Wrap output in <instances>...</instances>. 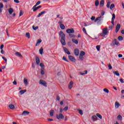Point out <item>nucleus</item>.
Here are the masks:
<instances>
[{"mask_svg":"<svg viewBox=\"0 0 124 124\" xmlns=\"http://www.w3.org/2000/svg\"><path fill=\"white\" fill-rule=\"evenodd\" d=\"M82 31L83 32L85 33V34H88V33H87V31H86V29L85 28H83Z\"/></svg>","mask_w":124,"mask_h":124,"instance_id":"obj_47","label":"nucleus"},{"mask_svg":"<svg viewBox=\"0 0 124 124\" xmlns=\"http://www.w3.org/2000/svg\"><path fill=\"white\" fill-rule=\"evenodd\" d=\"M39 84L43 85V86H44V87H47V83L46 81L43 80H40L39 81Z\"/></svg>","mask_w":124,"mask_h":124,"instance_id":"obj_7","label":"nucleus"},{"mask_svg":"<svg viewBox=\"0 0 124 124\" xmlns=\"http://www.w3.org/2000/svg\"><path fill=\"white\" fill-rule=\"evenodd\" d=\"M42 42V40L41 39H38L37 41V43L36 44V46H38V44H40Z\"/></svg>","mask_w":124,"mask_h":124,"instance_id":"obj_22","label":"nucleus"},{"mask_svg":"<svg viewBox=\"0 0 124 124\" xmlns=\"http://www.w3.org/2000/svg\"><path fill=\"white\" fill-rule=\"evenodd\" d=\"M95 6H98V5H99V1L98 0L95 1Z\"/></svg>","mask_w":124,"mask_h":124,"instance_id":"obj_34","label":"nucleus"},{"mask_svg":"<svg viewBox=\"0 0 124 124\" xmlns=\"http://www.w3.org/2000/svg\"><path fill=\"white\" fill-rule=\"evenodd\" d=\"M101 17L102 16H99L98 17H97L95 20H94V23H96V22H97V24L98 25H100V23H101V22H102V19H101Z\"/></svg>","mask_w":124,"mask_h":124,"instance_id":"obj_2","label":"nucleus"},{"mask_svg":"<svg viewBox=\"0 0 124 124\" xmlns=\"http://www.w3.org/2000/svg\"><path fill=\"white\" fill-rule=\"evenodd\" d=\"M40 66H41V69L45 68V67H44V64L42 63H40Z\"/></svg>","mask_w":124,"mask_h":124,"instance_id":"obj_42","label":"nucleus"},{"mask_svg":"<svg viewBox=\"0 0 124 124\" xmlns=\"http://www.w3.org/2000/svg\"><path fill=\"white\" fill-rule=\"evenodd\" d=\"M62 108H60V114H62Z\"/></svg>","mask_w":124,"mask_h":124,"instance_id":"obj_63","label":"nucleus"},{"mask_svg":"<svg viewBox=\"0 0 124 124\" xmlns=\"http://www.w3.org/2000/svg\"><path fill=\"white\" fill-rule=\"evenodd\" d=\"M15 55L16 56H17V57H19V58H23L22 54H21L19 52H16Z\"/></svg>","mask_w":124,"mask_h":124,"instance_id":"obj_18","label":"nucleus"},{"mask_svg":"<svg viewBox=\"0 0 124 124\" xmlns=\"http://www.w3.org/2000/svg\"><path fill=\"white\" fill-rule=\"evenodd\" d=\"M95 19V16H92V17H91V20L92 21H94V19Z\"/></svg>","mask_w":124,"mask_h":124,"instance_id":"obj_55","label":"nucleus"},{"mask_svg":"<svg viewBox=\"0 0 124 124\" xmlns=\"http://www.w3.org/2000/svg\"><path fill=\"white\" fill-rule=\"evenodd\" d=\"M3 47H4V45H1L0 46V49L1 50H2V49H3Z\"/></svg>","mask_w":124,"mask_h":124,"instance_id":"obj_57","label":"nucleus"},{"mask_svg":"<svg viewBox=\"0 0 124 124\" xmlns=\"http://www.w3.org/2000/svg\"><path fill=\"white\" fill-rule=\"evenodd\" d=\"M32 29H33V30H34V31H36V30L38 29V27L36 26V27L34 28V26H32Z\"/></svg>","mask_w":124,"mask_h":124,"instance_id":"obj_48","label":"nucleus"},{"mask_svg":"<svg viewBox=\"0 0 124 124\" xmlns=\"http://www.w3.org/2000/svg\"><path fill=\"white\" fill-rule=\"evenodd\" d=\"M79 59L80 61H83V60H84V57H83V56L80 55L79 57Z\"/></svg>","mask_w":124,"mask_h":124,"instance_id":"obj_46","label":"nucleus"},{"mask_svg":"<svg viewBox=\"0 0 124 124\" xmlns=\"http://www.w3.org/2000/svg\"><path fill=\"white\" fill-rule=\"evenodd\" d=\"M69 36H70V37L72 38V37H75V35L74 34H71L70 33L69 34Z\"/></svg>","mask_w":124,"mask_h":124,"instance_id":"obj_50","label":"nucleus"},{"mask_svg":"<svg viewBox=\"0 0 124 124\" xmlns=\"http://www.w3.org/2000/svg\"><path fill=\"white\" fill-rule=\"evenodd\" d=\"M36 64L38 65L39 63H40V59H39V58L37 56L36 57Z\"/></svg>","mask_w":124,"mask_h":124,"instance_id":"obj_14","label":"nucleus"},{"mask_svg":"<svg viewBox=\"0 0 124 124\" xmlns=\"http://www.w3.org/2000/svg\"><path fill=\"white\" fill-rule=\"evenodd\" d=\"M118 40H119V41H122L124 40V38H123L122 36H119L118 37Z\"/></svg>","mask_w":124,"mask_h":124,"instance_id":"obj_39","label":"nucleus"},{"mask_svg":"<svg viewBox=\"0 0 124 124\" xmlns=\"http://www.w3.org/2000/svg\"><path fill=\"white\" fill-rule=\"evenodd\" d=\"M27 92V90H21L19 91V93H20L21 95L23 94V93H25Z\"/></svg>","mask_w":124,"mask_h":124,"instance_id":"obj_25","label":"nucleus"},{"mask_svg":"<svg viewBox=\"0 0 124 124\" xmlns=\"http://www.w3.org/2000/svg\"><path fill=\"white\" fill-rule=\"evenodd\" d=\"M45 13H46V11H43L40 13L38 15V17H40V16H41L42 15H43V14H45Z\"/></svg>","mask_w":124,"mask_h":124,"instance_id":"obj_26","label":"nucleus"},{"mask_svg":"<svg viewBox=\"0 0 124 124\" xmlns=\"http://www.w3.org/2000/svg\"><path fill=\"white\" fill-rule=\"evenodd\" d=\"M26 37H28V38L29 39H30V38H31V35L30 34V33L29 32L26 33Z\"/></svg>","mask_w":124,"mask_h":124,"instance_id":"obj_40","label":"nucleus"},{"mask_svg":"<svg viewBox=\"0 0 124 124\" xmlns=\"http://www.w3.org/2000/svg\"><path fill=\"white\" fill-rule=\"evenodd\" d=\"M78 113L80 115H83V111L81 109L78 110Z\"/></svg>","mask_w":124,"mask_h":124,"instance_id":"obj_51","label":"nucleus"},{"mask_svg":"<svg viewBox=\"0 0 124 124\" xmlns=\"http://www.w3.org/2000/svg\"><path fill=\"white\" fill-rule=\"evenodd\" d=\"M64 111H67L68 110V107L66 106L64 108H63Z\"/></svg>","mask_w":124,"mask_h":124,"instance_id":"obj_53","label":"nucleus"},{"mask_svg":"<svg viewBox=\"0 0 124 124\" xmlns=\"http://www.w3.org/2000/svg\"><path fill=\"white\" fill-rule=\"evenodd\" d=\"M59 34L60 37H61V39H65V34L62 31H60L59 32Z\"/></svg>","mask_w":124,"mask_h":124,"instance_id":"obj_4","label":"nucleus"},{"mask_svg":"<svg viewBox=\"0 0 124 124\" xmlns=\"http://www.w3.org/2000/svg\"><path fill=\"white\" fill-rule=\"evenodd\" d=\"M60 28L61 30H65V26H64V25L63 24H60Z\"/></svg>","mask_w":124,"mask_h":124,"instance_id":"obj_24","label":"nucleus"},{"mask_svg":"<svg viewBox=\"0 0 124 124\" xmlns=\"http://www.w3.org/2000/svg\"><path fill=\"white\" fill-rule=\"evenodd\" d=\"M54 110H50L49 114H50V117H53V116H54Z\"/></svg>","mask_w":124,"mask_h":124,"instance_id":"obj_27","label":"nucleus"},{"mask_svg":"<svg viewBox=\"0 0 124 124\" xmlns=\"http://www.w3.org/2000/svg\"><path fill=\"white\" fill-rule=\"evenodd\" d=\"M110 4H111V2H110V1H108L107 4V7H108V8H109V7H110Z\"/></svg>","mask_w":124,"mask_h":124,"instance_id":"obj_43","label":"nucleus"},{"mask_svg":"<svg viewBox=\"0 0 124 124\" xmlns=\"http://www.w3.org/2000/svg\"><path fill=\"white\" fill-rule=\"evenodd\" d=\"M0 53L2 54V55H3V54H4V50L1 49Z\"/></svg>","mask_w":124,"mask_h":124,"instance_id":"obj_58","label":"nucleus"},{"mask_svg":"<svg viewBox=\"0 0 124 124\" xmlns=\"http://www.w3.org/2000/svg\"><path fill=\"white\" fill-rule=\"evenodd\" d=\"M120 29H121V24H118L116 27V30H115L116 33H118L119 31H120Z\"/></svg>","mask_w":124,"mask_h":124,"instance_id":"obj_9","label":"nucleus"},{"mask_svg":"<svg viewBox=\"0 0 124 124\" xmlns=\"http://www.w3.org/2000/svg\"><path fill=\"white\" fill-rule=\"evenodd\" d=\"M41 7H42V6L40 5L36 8H35L33 10V12H35V11H36V10H37L38 9H39V8H41Z\"/></svg>","mask_w":124,"mask_h":124,"instance_id":"obj_20","label":"nucleus"},{"mask_svg":"<svg viewBox=\"0 0 124 124\" xmlns=\"http://www.w3.org/2000/svg\"><path fill=\"white\" fill-rule=\"evenodd\" d=\"M108 69H112V68H113V67H112V66L111 65L110 63H109L108 64Z\"/></svg>","mask_w":124,"mask_h":124,"instance_id":"obj_49","label":"nucleus"},{"mask_svg":"<svg viewBox=\"0 0 124 124\" xmlns=\"http://www.w3.org/2000/svg\"><path fill=\"white\" fill-rule=\"evenodd\" d=\"M73 87V81H71L68 85V88L71 90Z\"/></svg>","mask_w":124,"mask_h":124,"instance_id":"obj_12","label":"nucleus"},{"mask_svg":"<svg viewBox=\"0 0 124 124\" xmlns=\"http://www.w3.org/2000/svg\"><path fill=\"white\" fill-rule=\"evenodd\" d=\"M23 14H24V12H23L21 11H20V13H19V16H22V15H23Z\"/></svg>","mask_w":124,"mask_h":124,"instance_id":"obj_54","label":"nucleus"},{"mask_svg":"<svg viewBox=\"0 0 124 124\" xmlns=\"http://www.w3.org/2000/svg\"><path fill=\"white\" fill-rule=\"evenodd\" d=\"M113 73L115 74V75H116V76H120V73H119V72L118 71H113Z\"/></svg>","mask_w":124,"mask_h":124,"instance_id":"obj_33","label":"nucleus"},{"mask_svg":"<svg viewBox=\"0 0 124 124\" xmlns=\"http://www.w3.org/2000/svg\"><path fill=\"white\" fill-rule=\"evenodd\" d=\"M116 19V15H115V14H112V17L111 18V24L114 26V20Z\"/></svg>","mask_w":124,"mask_h":124,"instance_id":"obj_11","label":"nucleus"},{"mask_svg":"<svg viewBox=\"0 0 124 124\" xmlns=\"http://www.w3.org/2000/svg\"><path fill=\"white\" fill-rule=\"evenodd\" d=\"M72 41L73 42V43H75V44H78V40L75 39H72Z\"/></svg>","mask_w":124,"mask_h":124,"instance_id":"obj_23","label":"nucleus"},{"mask_svg":"<svg viewBox=\"0 0 124 124\" xmlns=\"http://www.w3.org/2000/svg\"><path fill=\"white\" fill-rule=\"evenodd\" d=\"M13 8H10L9 9V13L10 15L12 14V13H13Z\"/></svg>","mask_w":124,"mask_h":124,"instance_id":"obj_37","label":"nucleus"},{"mask_svg":"<svg viewBox=\"0 0 124 124\" xmlns=\"http://www.w3.org/2000/svg\"><path fill=\"white\" fill-rule=\"evenodd\" d=\"M117 119L118 121H122V120H123V117L121 116V115H119L117 116Z\"/></svg>","mask_w":124,"mask_h":124,"instance_id":"obj_29","label":"nucleus"},{"mask_svg":"<svg viewBox=\"0 0 124 124\" xmlns=\"http://www.w3.org/2000/svg\"><path fill=\"white\" fill-rule=\"evenodd\" d=\"M84 72H85V73H80V75H86V74H88V71L85 70Z\"/></svg>","mask_w":124,"mask_h":124,"instance_id":"obj_38","label":"nucleus"},{"mask_svg":"<svg viewBox=\"0 0 124 124\" xmlns=\"http://www.w3.org/2000/svg\"><path fill=\"white\" fill-rule=\"evenodd\" d=\"M56 118L58 120H60V119L63 120L64 119V116L62 113H59V115H56Z\"/></svg>","mask_w":124,"mask_h":124,"instance_id":"obj_3","label":"nucleus"},{"mask_svg":"<svg viewBox=\"0 0 124 124\" xmlns=\"http://www.w3.org/2000/svg\"><path fill=\"white\" fill-rule=\"evenodd\" d=\"M56 99L59 101L60 99V96H57Z\"/></svg>","mask_w":124,"mask_h":124,"instance_id":"obj_64","label":"nucleus"},{"mask_svg":"<svg viewBox=\"0 0 124 124\" xmlns=\"http://www.w3.org/2000/svg\"><path fill=\"white\" fill-rule=\"evenodd\" d=\"M2 58L4 61H5V62H7V59H6V58H4V57H2Z\"/></svg>","mask_w":124,"mask_h":124,"instance_id":"obj_56","label":"nucleus"},{"mask_svg":"<svg viewBox=\"0 0 124 124\" xmlns=\"http://www.w3.org/2000/svg\"><path fill=\"white\" fill-rule=\"evenodd\" d=\"M85 55H86V52H85V51H81L79 56H85Z\"/></svg>","mask_w":124,"mask_h":124,"instance_id":"obj_32","label":"nucleus"},{"mask_svg":"<svg viewBox=\"0 0 124 124\" xmlns=\"http://www.w3.org/2000/svg\"><path fill=\"white\" fill-rule=\"evenodd\" d=\"M13 84H14V85H17V81H16V80H15L13 82Z\"/></svg>","mask_w":124,"mask_h":124,"instance_id":"obj_62","label":"nucleus"},{"mask_svg":"<svg viewBox=\"0 0 124 124\" xmlns=\"http://www.w3.org/2000/svg\"><path fill=\"white\" fill-rule=\"evenodd\" d=\"M68 58L69 60H70V61H71V62H76V59H75V58L71 55H69Z\"/></svg>","mask_w":124,"mask_h":124,"instance_id":"obj_6","label":"nucleus"},{"mask_svg":"<svg viewBox=\"0 0 124 124\" xmlns=\"http://www.w3.org/2000/svg\"><path fill=\"white\" fill-rule=\"evenodd\" d=\"M104 5V0H101L100 2V7H103Z\"/></svg>","mask_w":124,"mask_h":124,"instance_id":"obj_19","label":"nucleus"},{"mask_svg":"<svg viewBox=\"0 0 124 124\" xmlns=\"http://www.w3.org/2000/svg\"><path fill=\"white\" fill-rule=\"evenodd\" d=\"M29 114H30V112L29 111H24L22 113V116H26V115H29Z\"/></svg>","mask_w":124,"mask_h":124,"instance_id":"obj_17","label":"nucleus"},{"mask_svg":"<svg viewBox=\"0 0 124 124\" xmlns=\"http://www.w3.org/2000/svg\"><path fill=\"white\" fill-rule=\"evenodd\" d=\"M96 116H97V117H98V118H99L101 120L102 119V116H101V115H100V114H99V113H96Z\"/></svg>","mask_w":124,"mask_h":124,"instance_id":"obj_35","label":"nucleus"},{"mask_svg":"<svg viewBox=\"0 0 124 124\" xmlns=\"http://www.w3.org/2000/svg\"><path fill=\"white\" fill-rule=\"evenodd\" d=\"M96 48L97 51H100V46L99 45L96 46Z\"/></svg>","mask_w":124,"mask_h":124,"instance_id":"obj_45","label":"nucleus"},{"mask_svg":"<svg viewBox=\"0 0 124 124\" xmlns=\"http://www.w3.org/2000/svg\"><path fill=\"white\" fill-rule=\"evenodd\" d=\"M119 42L117 41V40L115 39L112 42L111 46H115V45H119Z\"/></svg>","mask_w":124,"mask_h":124,"instance_id":"obj_5","label":"nucleus"},{"mask_svg":"<svg viewBox=\"0 0 124 124\" xmlns=\"http://www.w3.org/2000/svg\"><path fill=\"white\" fill-rule=\"evenodd\" d=\"M120 81L121 82V83H124V79H123V78H120Z\"/></svg>","mask_w":124,"mask_h":124,"instance_id":"obj_61","label":"nucleus"},{"mask_svg":"<svg viewBox=\"0 0 124 124\" xmlns=\"http://www.w3.org/2000/svg\"><path fill=\"white\" fill-rule=\"evenodd\" d=\"M108 33V29L105 28L103 29V32L100 34L101 36H105V35H107Z\"/></svg>","mask_w":124,"mask_h":124,"instance_id":"obj_1","label":"nucleus"},{"mask_svg":"<svg viewBox=\"0 0 124 124\" xmlns=\"http://www.w3.org/2000/svg\"><path fill=\"white\" fill-rule=\"evenodd\" d=\"M92 120H93L94 122H95V121L97 120V117H96V116L93 115L92 116Z\"/></svg>","mask_w":124,"mask_h":124,"instance_id":"obj_31","label":"nucleus"},{"mask_svg":"<svg viewBox=\"0 0 124 124\" xmlns=\"http://www.w3.org/2000/svg\"><path fill=\"white\" fill-rule=\"evenodd\" d=\"M0 7H1V8H3V4H2V3H0Z\"/></svg>","mask_w":124,"mask_h":124,"instance_id":"obj_59","label":"nucleus"},{"mask_svg":"<svg viewBox=\"0 0 124 124\" xmlns=\"http://www.w3.org/2000/svg\"><path fill=\"white\" fill-rule=\"evenodd\" d=\"M63 49L66 54H67V55H71V53L68 51V49L66 47H64Z\"/></svg>","mask_w":124,"mask_h":124,"instance_id":"obj_10","label":"nucleus"},{"mask_svg":"<svg viewBox=\"0 0 124 124\" xmlns=\"http://www.w3.org/2000/svg\"><path fill=\"white\" fill-rule=\"evenodd\" d=\"M74 53L76 56H79V49H75Z\"/></svg>","mask_w":124,"mask_h":124,"instance_id":"obj_16","label":"nucleus"},{"mask_svg":"<svg viewBox=\"0 0 124 124\" xmlns=\"http://www.w3.org/2000/svg\"><path fill=\"white\" fill-rule=\"evenodd\" d=\"M104 92L105 93H109V90L107 89V88H105L103 89Z\"/></svg>","mask_w":124,"mask_h":124,"instance_id":"obj_41","label":"nucleus"},{"mask_svg":"<svg viewBox=\"0 0 124 124\" xmlns=\"http://www.w3.org/2000/svg\"><path fill=\"white\" fill-rule=\"evenodd\" d=\"M14 2H16V3H19L20 2L19 0H14Z\"/></svg>","mask_w":124,"mask_h":124,"instance_id":"obj_60","label":"nucleus"},{"mask_svg":"<svg viewBox=\"0 0 124 124\" xmlns=\"http://www.w3.org/2000/svg\"><path fill=\"white\" fill-rule=\"evenodd\" d=\"M39 53L40 55H42V54H43V47H41L40 49H39Z\"/></svg>","mask_w":124,"mask_h":124,"instance_id":"obj_36","label":"nucleus"},{"mask_svg":"<svg viewBox=\"0 0 124 124\" xmlns=\"http://www.w3.org/2000/svg\"><path fill=\"white\" fill-rule=\"evenodd\" d=\"M44 70H45V68L41 69V74L42 75H44L45 74V72Z\"/></svg>","mask_w":124,"mask_h":124,"instance_id":"obj_30","label":"nucleus"},{"mask_svg":"<svg viewBox=\"0 0 124 124\" xmlns=\"http://www.w3.org/2000/svg\"><path fill=\"white\" fill-rule=\"evenodd\" d=\"M114 7H115V4H111L110 6V9H113V8H114Z\"/></svg>","mask_w":124,"mask_h":124,"instance_id":"obj_44","label":"nucleus"},{"mask_svg":"<svg viewBox=\"0 0 124 124\" xmlns=\"http://www.w3.org/2000/svg\"><path fill=\"white\" fill-rule=\"evenodd\" d=\"M9 107L10 109H11L12 110L15 109V106H14V105H10L9 106Z\"/></svg>","mask_w":124,"mask_h":124,"instance_id":"obj_28","label":"nucleus"},{"mask_svg":"<svg viewBox=\"0 0 124 124\" xmlns=\"http://www.w3.org/2000/svg\"><path fill=\"white\" fill-rule=\"evenodd\" d=\"M66 32L67 33H74V30L73 29H69L66 30Z\"/></svg>","mask_w":124,"mask_h":124,"instance_id":"obj_8","label":"nucleus"},{"mask_svg":"<svg viewBox=\"0 0 124 124\" xmlns=\"http://www.w3.org/2000/svg\"><path fill=\"white\" fill-rule=\"evenodd\" d=\"M120 106H121V104H120V103H119V102H115V109H118V108H119Z\"/></svg>","mask_w":124,"mask_h":124,"instance_id":"obj_13","label":"nucleus"},{"mask_svg":"<svg viewBox=\"0 0 124 124\" xmlns=\"http://www.w3.org/2000/svg\"><path fill=\"white\" fill-rule=\"evenodd\" d=\"M23 81L24 83L25 84V85H28V84H29V82H28V79H27V78H25L23 79Z\"/></svg>","mask_w":124,"mask_h":124,"instance_id":"obj_21","label":"nucleus"},{"mask_svg":"<svg viewBox=\"0 0 124 124\" xmlns=\"http://www.w3.org/2000/svg\"><path fill=\"white\" fill-rule=\"evenodd\" d=\"M61 42L62 45H63L64 46L66 44L65 43V39H61Z\"/></svg>","mask_w":124,"mask_h":124,"instance_id":"obj_15","label":"nucleus"},{"mask_svg":"<svg viewBox=\"0 0 124 124\" xmlns=\"http://www.w3.org/2000/svg\"><path fill=\"white\" fill-rule=\"evenodd\" d=\"M62 60H63V61H65V62H68L66 57L63 56L62 58Z\"/></svg>","mask_w":124,"mask_h":124,"instance_id":"obj_52","label":"nucleus"}]
</instances>
